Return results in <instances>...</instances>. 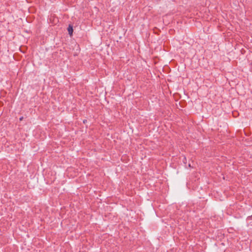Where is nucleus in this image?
<instances>
[{
	"label": "nucleus",
	"instance_id": "f03ea898",
	"mask_svg": "<svg viewBox=\"0 0 252 252\" xmlns=\"http://www.w3.org/2000/svg\"><path fill=\"white\" fill-rule=\"evenodd\" d=\"M250 217L252 218V215Z\"/></svg>",
	"mask_w": 252,
	"mask_h": 252
},
{
	"label": "nucleus",
	"instance_id": "f257e3e1",
	"mask_svg": "<svg viewBox=\"0 0 252 252\" xmlns=\"http://www.w3.org/2000/svg\"><path fill=\"white\" fill-rule=\"evenodd\" d=\"M67 31L68 32V33L70 35V36H72L73 32V27L71 25H69V26L67 28Z\"/></svg>",
	"mask_w": 252,
	"mask_h": 252
}]
</instances>
